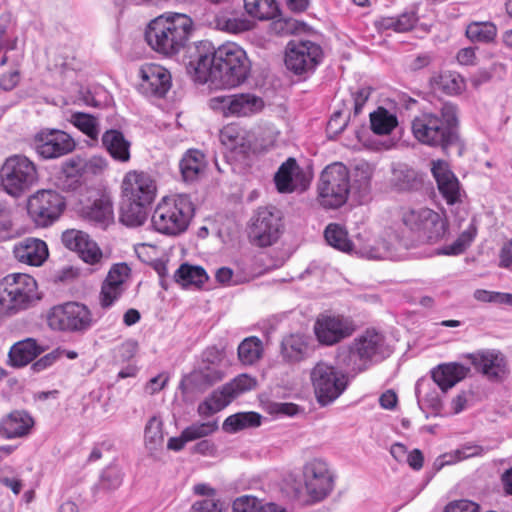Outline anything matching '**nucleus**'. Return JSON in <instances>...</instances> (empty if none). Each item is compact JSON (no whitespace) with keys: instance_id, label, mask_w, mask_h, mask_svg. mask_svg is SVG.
Segmentation results:
<instances>
[{"instance_id":"41","label":"nucleus","mask_w":512,"mask_h":512,"mask_svg":"<svg viewBox=\"0 0 512 512\" xmlns=\"http://www.w3.org/2000/svg\"><path fill=\"white\" fill-rule=\"evenodd\" d=\"M261 419V415L257 412H239L225 419L223 430L235 433L246 428L258 427L261 425Z\"/></svg>"},{"instance_id":"58","label":"nucleus","mask_w":512,"mask_h":512,"mask_svg":"<svg viewBox=\"0 0 512 512\" xmlns=\"http://www.w3.org/2000/svg\"><path fill=\"white\" fill-rule=\"evenodd\" d=\"M70 100L74 104H84L87 106H96V102L91 92L79 84L71 85Z\"/></svg>"},{"instance_id":"3","label":"nucleus","mask_w":512,"mask_h":512,"mask_svg":"<svg viewBox=\"0 0 512 512\" xmlns=\"http://www.w3.org/2000/svg\"><path fill=\"white\" fill-rule=\"evenodd\" d=\"M193 30L192 19L182 13H165L153 19L145 39L155 52L174 56L186 47Z\"/></svg>"},{"instance_id":"17","label":"nucleus","mask_w":512,"mask_h":512,"mask_svg":"<svg viewBox=\"0 0 512 512\" xmlns=\"http://www.w3.org/2000/svg\"><path fill=\"white\" fill-rule=\"evenodd\" d=\"M303 479L308 495L316 501L325 498L334 487L333 473L322 459H312L304 465Z\"/></svg>"},{"instance_id":"57","label":"nucleus","mask_w":512,"mask_h":512,"mask_svg":"<svg viewBox=\"0 0 512 512\" xmlns=\"http://www.w3.org/2000/svg\"><path fill=\"white\" fill-rule=\"evenodd\" d=\"M439 85L448 94H458L464 88V81L460 75L447 72L440 76Z\"/></svg>"},{"instance_id":"61","label":"nucleus","mask_w":512,"mask_h":512,"mask_svg":"<svg viewBox=\"0 0 512 512\" xmlns=\"http://www.w3.org/2000/svg\"><path fill=\"white\" fill-rule=\"evenodd\" d=\"M12 238V220L10 210L0 204V241Z\"/></svg>"},{"instance_id":"15","label":"nucleus","mask_w":512,"mask_h":512,"mask_svg":"<svg viewBox=\"0 0 512 512\" xmlns=\"http://www.w3.org/2000/svg\"><path fill=\"white\" fill-rule=\"evenodd\" d=\"M322 48L310 40L291 41L288 44L285 64L295 74L314 70L322 58Z\"/></svg>"},{"instance_id":"49","label":"nucleus","mask_w":512,"mask_h":512,"mask_svg":"<svg viewBox=\"0 0 512 512\" xmlns=\"http://www.w3.org/2000/svg\"><path fill=\"white\" fill-rule=\"evenodd\" d=\"M371 129L378 135H386L397 126V118L385 108L379 107L370 114Z\"/></svg>"},{"instance_id":"11","label":"nucleus","mask_w":512,"mask_h":512,"mask_svg":"<svg viewBox=\"0 0 512 512\" xmlns=\"http://www.w3.org/2000/svg\"><path fill=\"white\" fill-rule=\"evenodd\" d=\"M402 222L421 241L427 243L441 241L448 231L445 217L427 207L405 210Z\"/></svg>"},{"instance_id":"7","label":"nucleus","mask_w":512,"mask_h":512,"mask_svg":"<svg viewBox=\"0 0 512 512\" xmlns=\"http://www.w3.org/2000/svg\"><path fill=\"white\" fill-rule=\"evenodd\" d=\"M66 208L103 228L114 223L112 200L89 186L66 195Z\"/></svg>"},{"instance_id":"42","label":"nucleus","mask_w":512,"mask_h":512,"mask_svg":"<svg viewBox=\"0 0 512 512\" xmlns=\"http://www.w3.org/2000/svg\"><path fill=\"white\" fill-rule=\"evenodd\" d=\"M238 359L243 365L257 363L263 355V343L256 336L245 338L238 346Z\"/></svg>"},{"instance_id":"35","label":"nucleus","mask_w":512,"mask_h":512,"mask_svg":"<svg viewBox=\"0 0 512 512\" xmlns=\"http://www.w3.org/2000/svg\"><path fill=\"white\" fill-rule=\"evenodd\" d=\"M89 308L79 302H66V330L83 332L92 325Z\"/></svg>"},{"instance_id":"23","label":"nucleus","mask_w":512,"mask_h":512,"mask_svg":"<svg viewBox=\"0 0 512 512\" xmlns=\"http://www.w3.org/2000/svg\"><path fill=\"white\" fill-rule=\"evenodd\" d=\"M474 366L490 380H497L506 373V359L504 355L495 349L479 350L466 356Z\"/></svg>"},{"instance_id":"24","label":"nucleus","mask_w":512,"mask_h":512,"mask_svg":"<svg viewBox=\"0 0 512 512\" xmlns=\"http://www.w3.org/2000/svg\"><path fill=\"white\" fill-rule=\"evenodd\" d=\"M431 172L437 182L438 190L447 204L453 205L459 202L461 200L460 184L449 164L444 160H433Z\"/></svg>"},{"instance_id":"37","label":"nucleus","mask_w":512,"mask_h":512,"mask_svg":"<svg viewBox=\"0 0 512 512\" xmlns=\"http://www.w3.org/2000/svg\"><path fill=\"white\" fill-rule=\"evenodd\" d=\"M301 170L295 159H287L275 174L274 181L280 193H291L297 188V178Z\"/></svg>"},{"instance_id":"59","label":"nucleus","mask_w":512,"mask_h":512,"mask_svg":"<svg viewBox=\"0 0 512 512\" xmlns=\"http://www.w3.org/2000/svg\"><path fill=\"white\" fill-rule=\"evenodd\" d=\"M47 324L54 331L64 330V304L53 306L47 313Z\"/></svg>"},{"instance_id":"29","label":"nucleus","mask_w":512,"mask_h":512,"mask_svg":"<svg viewBox=\"0 0 512 512\" xmlns=\"http://www.w3.org/2000/svg\"><path fill=\"white\" fill-rule=\"evenodd\" d=\"M470 372V368L458 362L439 364L432 369L431 377L439 389L446 393L458 382L462 381Z\"/></svg>"},{"instance_id":"21","label":"nucleus","mask_w":512,"mask_h":512,"mask_svg":"<svg viewBox=\"0 0 512 512\" xmlns=\"http://www.w3.org/2000/svg\"><path fill=\"white\" fill-rule=\"evenodd\" d=\"M156 183L147 173L129 171L122 181V192L127 200L150 205L156 196Z\"/></svg>"},{"instance_id":"25","label":"nucleus","mask_w":512,"mask_h":512,"mask_svg":"<svg viewBox=\"0 0 512 512\" xmlns=\"http://www.w3.org/2000/svg\"><path fill=\"white\" fill-rule=\"evenodd\" d=\"M14 257L30 266H41L48 258L47 244L38 238L28 237L17 242L13 247Z\"/></svg>"},{"instance_id":"1","label":"nucleus","mask_w":512,"mask_h":512,"mask_svg":"<svg viewBox=\"0 0 512 512\" xmlns=\"http://www.w3.org/2000/svg\"><path fill=\"white\" fill-rule=\"evenodd\" d=\"M201 47L206 52L202 53L198 48V56L191 62L200 81L227 89L237 87L247 79L250 62L238 44L227 42L213 51L210 43H203Z\"/></svg>"},{"instance_id":"62","label":"nucleus","mask_w":512,"mask_h":512,"mask_svg":"<svg viewBox=\"0 0 512 512\" xmlns=\"http://www.w3.org/2000/svg\"><path fill=\"white\" fill-rule=\"evenodd\" d=\"M415 23V18L412 14H402L398 18L388 19L386 27L392 28L396 32H405L410 30Z\"/></svg>"},{"instance_id":"16","label":"nucleus","mask_w":512,"mask_h":512,"mask_svg":"<svg viewBox=\"0 0 512 512\" xmlns=\"http://www.w3.org/2000/svg\"><path fill=\"white\" fill-rule=\"evenodd\" d=\"M64 206L63 198L51 190L38 191L28 200L27 211L38 226H48L57 220Z\"/></svg>"},{"instance_id":"27","label":"nucleus","mask_w":512,"mask_h":512,"mask_svg":"<svg viewBox=\"0 0 512 512\" xmlns=\"http://www.w3.org/2000/svg\"><path fill=\"white\" fill-rule=\"evenodd\" d=\"M34 149L44 159L58 158L64 154V131L46 129L36 134Z\"/></svg>"},{"instance_id":"13","label":"nucleus","mask_w":512,"mask_h":512,"mask_svg":"<svg viewBox=\"0 0 512 512\" xmlns=\"http://www.w3.org/2000/svg\"><path fill=\"white\" fill-rule=\"evenodd\" d=\"M256 380L247 374L235 377L221 389L214 391L205 401L199 404L198 413L201 416H210L229 405L236 397L252 390Z\"/></svg>"},{"instance_id":"51","label":"nucleus","mask_w":512,"mask_h":512,"mask_svg":"<svg viewBox=\"0 0 512 512\" xmlns=\"http://www.w3.org/2000/svg\"><path fill=\"white\" fill-rule=\"evenodd\" d=\"M485 453V449L477 444L466 443L451 453L442 455L441 465H452L459 461L479 457Z\"/></svg>"},{"instance_id":"9","label":"nucleus","mask_w":512,"mask_h":512,"mask_svg":"<svg viewBox=\"0 0 512 512\" xmlns=\"http://www.w3.org/2000/svg\"><path fill=\"white\" fill-rule=\"evenodd\" d=\"M309 376L316 400L322 407L338 399L349 383L346 373L322 360L311 368Z\"/></svg>"},{"instance_id":"22","label":"nucleus","mask_w":512,"mask_h":512,"mask_svg":"<svg viewBox=\"0 0 512 512\" xmlns=\"http://www.w3.org/2000/svg\"><path fill=\"white\" fill-rule=\"evenodd\" d=\"M140 89L146 95L162 97L171 87V75L164 67L147 63L140 68Z\"/></svg>"},{"instance_id":"5","label":"nucleus","mask_w":512,"mask_h":512,"mask_svg":"<svg viewBox=\"0 0 512 512\" xmlns=\"http://www.w3.org/2000/svg\"><path fill=\"white\" fill-rule=\"evenodd\" d=\"M39 300L37 282L28 274L12 273L0 281V315H16Z\"/></svg>"},{"instance_id":"50","label":"nucleus","mask_w":512,"mask_h":512,"mask_svg":"<svg viewBox=\"0 0 512 512\" xmlns=\"http://www.w3.org/2000/svg\"><path fill=\"white\" fill-rule=\"evenodd\" d=\"M477 234V228L474 223L463 231L459 237L449 246L437 249L438 255H459L462 254L472 243Z\"/></svg>"},{"instance_id":"54","label":"nucleus","mask_w":512,"mask_h":512,"mask_svg":"<svg viewBox=\"0 0 512 512\" xmlns=\"http://www.w3.org/2000/svg\"><path fill=\"white\" fill-rule=\"evenodd\" d=\"M131 275V268L125 262L115 263L109 269L105 282L124 288Z\"/></svg>"},{"instance_id":"39","label":"nucleus","mask_w":512,"mask_h":512,"mask_svg":"<svg viewBox=\"0 0 512 512\" xmlns=\"http://www.w3.org/2000/svg\"><path fill=\"white\" fill-rule=\"evenodd\" d=\"M390 182L398 191H410L419 187L421 179L414 169L399 164L393 168Z\"/></svg>"},{"instance_id":"32","label":"nucleus","mask_w":512,"mask_h":512,"mask_svg":"<svg viewBox=\"0 0 512 512\" xmlns=\"http://www.w3.org/2000/svg\"><path fill=\"white\" fill-rule=\"evenodd\" d=\"M308 338L300 333L289 334L281 341L280 354L283 361L293 364L308 357Z\"/></svg>"},{"instance_id":"45","label":"nucleus","mask_w":512,"mask_h":512,"mask_svg":"<svg viewBox=\"0 0 512 512\" xmlns=\"http://www.w3.org/2000/svg\"><path fill=\"white\" fill-rule=\"evenodd\" d=\"M466 36L472 42L491 43L497 36V27L493 22H471L466 27Z\"/></svg>"},{"instance_id":"48","label":"nucleus","mask_w":512,"mask_h":512,"mask_svg":"<svg viewBox=\"0 0 512 512\" xmlns=\"http://www.w3.org/2000/svg\"><path fill=\"white\" fill-rule=\"evenodd\" d=\"M415 394L420 406L426 405L433 411H440L442 408V400L436 388L432 387L427 380H419L416 383Z\"/></svg>"},{"instance_id":"44","label":"nucleus","mask_w":512,"mask_h":512,"mask_svg":"<svg viewBox=\"0 0 512 512\" xmlns=\"http://www.w3.org/2000/svg\"><path fill=\"white\" fill-rule=\"evenodd\" d=\"M246 13L258 20L275 18L279 9L275 0H243Z\"/></svg>"},{"instance_id":"43","label":"nucleus","mask_w":512,"mask_h":512,"mask_svg":"<svg viewBox=\"0 0 512 512\" xmlns=\"http://www.w3.org/2000/svg\"><path fill=\"white\" fill-rule=\"evenodd\" d=\"M233 512H286L274 503H264L256 497L245 495L233 503Z\"/></svg>"},{"instance_id":"12","label":"nucleus","mask_w":512,"mask_h":512,"mask_svg":"<svg viewBox=\"0 0 512 512\" xmlns=\"http://www.w3.org/2000/svg\"><path fill=\"white\" fill-rule=\"evenodd\" d=\"M208 106L225 118H240L261 112L264 108V101L252 93H235L214 96L209 99Z\"/></svg>"},{"instance_id":"60","label":"nucleus","mask_w":512,"mask_h":512,"mask_svg":"<svg viewBox=\"0 0 512 512\" xmlns=\"http://www.w3.org/2000/svg\"><path fill=\"white\" fill-rule=\"evenodd\" d=\"M101 485L107 489H116L122 482V474L115 467L106 468L100 479Z\"/></svg>"},{"instance_id":"52","label":"nucleus","mask_w":512,"mask_h":512,"mask_svg":"<svg viewBox=\"0 0 512 512\" xmlns=\"http://www.w3.org/2000/svg\"><path fill=\"white\" fill-rule=\"evenodd\" d=\"M163 424L162 421L153 416L145 427V446L150 452L157 451L163 445Z\"/></svg>"},{"instance_id":"56","label":"nucleus","mask_w":512,"mask_h":512,"mask_svg":"<svg viewBox=\"0 0 512 512\" xmlns=\"http://www.w3.org/2000/svg\"><path fill=\"white\" fill-rule=\"evenodd\" d=\"M125 288H120L105 281L102 282L99 293V302L103 309L112 307L122 296Z\"/></svg>"},{"instance_id":"20","label":"nucleus","mask_w":512,"mask_h":512,"mask_svg":"<svg viewBox=\"0 0 512 512\" xmlns=\"http://www.w3.org/2000/svg\"><path fill=\"white\" fill-rule=\"evenodd\" d=\"M355 325L349 318L343 316L321 315L314 324L317 340L326 346L339 343L352 335Z\"/></svg>"},{"instance_id":"10","label":"nucleus","mask_w":512,"mask_h":512,"mask_svg":"<svg viewBox=\"0 0 512 512\" xmlns=\"http://www.w3.org/2000/svg\"><path fill=\"white\" fill-rule=\"evenodd\" d=\"M317 190L318 201L325 209H337L343 206L350 192L347 167L339 162L328 165L320 174Z\"/></svg>"},{"instance_id":"28","label":"nucleus","mask_w":512,"mask_h":512,"mask_svg":"<svg viewBox=\"0 0 512 512\" xmlns=\"http://www.w3.org/2000/svg\"><path fill=\"white\" fill-rule=\"evenodd\" d=\"M34 420L24 410H14L0 421V435L6 439L21 438L30 433Z\"/></svg>"},{"instance_id":"6","label":"nucleus","mask_w":512,"mask_h":512,"mask_svg":"<svg viewBox=\"0 0 512 512\" xmlns=\"http://www.w3.org/2000/svg\"><path fill=\"white\" fill-rule=\"evenodd\" d=\"M194 206L186 194H175L161 199L151 217L154 229L166 235L184 232L193 217Z\"/></svg>"},{"instance_id":"8","label":"nucleus","mask_w":512,"mask_h":512,"mask_svg":"<svg viewBox=\"0 0 512 512\" xmlns=\"http://www.w3.org/2000/svg\"><path fill=\"white\" fill-rule=\"evenodd\" d=\"M0 180L4 191L19 198L27 194L38 182V171L34 162L23 155L7 158L0 169Z\"/></svg>"},{"instance_id":"18","label":"nucleus","mask_w":512,"mask_h":512,"mask_svg":"<svg viewBox=\"0 0 512 512\" xmlns=\"http://www.w3.org/2000/svg\"><path fill=\"white\" fill-rule=\"evenodd\" d=\"M281 219L269 208H260L251 220L250 240L257 246L267 247L280 237Z\"/></svg>"},{"instance_id":"36","label":"nucleus","mask_w":512,"mask_h":512,"mask_svg":"<svg viewBox=\"0 0 512 512\" xmlns=\"http://www.w3.org/2000/svg\"><path fill=\"white\" fill-rule=\"evenodd\" d=\"M102 144L115 160L127 162L130 159V142L122 132L107 130L102 136Z\"/></svg>"},{"instance_id":"40","label":"nucleus","mask_w":512,"mask_h":512,"mask_svg":"<svg viewBox=\"0 0 512 512\" xmlns=\"http://www.w3.org/2000/svg\"><path fill=\"white\" fill-rule=\"evenodd\" d=\"M145 203H139L132 200H127L121 207L120 221L127 227H139L143 225L147 219V207Z\"/></svg>"},{"instance_id":"4","label":"nucleus","mask_w":512,"mask_h":512,"mask_svg":"<svg viewBox=\"0 0 512 512\" xmlns=\"http://www.w3.org/2000/svg\"><path fill=\"white\" fill-rule=\"evenodd\" d=\"M391 350L384 335L375 330H366L358 335L349 346L338 351V360L355 372L366 370L372 363L389 356Z\"/></svg>"},{"instance_id":"47","label":"nucleus","mask_w":512,"mask_h":512,"mask_svg":"<svg viewBox=\"0 0 512 512\" xmlns=\"http://www.w3.org/2000/svg\"><path fill=\"white\" fill-rule=\"evenodd\" d=\"M173 278L182 286H201L207 280V274L202 267L185 263L175 271Z\"/></svg>"},{"instance_id":"34","label":"nucleus","mask_w":512,"mask_h":512,"mask_svg":"<svg viewBox=\"0 0 512 512\" xmlns=\"http://www.w3.org/2000/svg\"><path fill=\"white\" fill-rule=\"evenodd\" d=\"M205 155L197 149L188 150L180 161V172L185 182L198 180L206 169Z\"/></svg>"},{"instance_id":"63","label":"nucleus","mask_w":512,"mask_h":512,"mask_svg":"<svg viewBox=\"0 0 512 512\" xmlns=\"http://www.w3.org/2000/svg\"><path fill=\"white\" fill-rule=\"evenodd\" d=\"M444 512H480V506L470 500H459L448 504Z\"/></svg>"},{"instance_id":"14","label":"nucleus","mask_w":512,"mask_h":512,"mask_svg":"<svg viewBox=\"0 0 512 512\" xmlns=\"http://www.w3.org/2000/svg\"><path fill=\"white\" fill-rule=\"evenodd\" d=\"M107 168V161L98 156L85 159L72 156L66 159V195L87 186L85 182L92 176L101 174Z\"/></svg>"},{"instance_id":"30","label":"nucleus","mask_w":512,"mask_h":512,"mask_svg":"<svg viewBox=\"0 0 512 512\" xmlns=\"http://www.w3.org/2000/svg\"><path fill=\"white\" fill-rule=\"evenodd\" d=\"M47 346L38 344L34 338L15 343L9 351V362L13 367H24L45 352Z\"/></svg>"},{"instance_id":"19","label":"nucleus","mask_w":512,"mask_h":512,"mask_svg":"<svg viewBox=\"0 0 512 512\" xmlns=\"http://www.w3.org/2000/svg\"><path fill=\"white\" fill-rule=\"evenodd\" d=\"M66 248L74 251L84 263L91 266L90 272L99 270L105 261L103 251L86 232L66 230Z\"/></svg>"},{"instance_id":"64","label":"nucleus","mask_w":512,"mask_h":512,"mask_svg":"<svg viewBox=\"0 0 512 512\" xmlns=\"http://www.w3.org/2000/svg\"><path fill=\"white\" fill-rule=\"evenodd\" d=\"M190 512H221V505L216 499L206 498L194 502Z\"/></svg>"},{"instance_id":"33","label":"nucleus","mask_w":512,"mask_h":512,"mask_svg":"<svg viewBox=\"0 0 512 512\" xmlns=\"http://www.w3.org/2000/svg\"><path fill=\"white\" fill-rule=\"evenodd\" d=\"M220 141L227 149L239 153H246L251 147L249 132L236 123L227 124L221 129Z\"/></svg>"},{"instance_id":"55","label":"nucleus","mask_w":512,"mask_h":512,"mask_svg":"<svg viewBox=\"0 0 512 512\" xmlns=\"http://www.w3.org/2000/svg\"><path fill=\"white\" fill-rule=\"evenodd\" d=\"M217 428V423L214 421L196 422L183 430L184 438L188 439L189 442L194 441L212 434Z\"/></svg>"},{"instance_id":"31","label":"nucleus","mask_w":512,"mask_h":512,"mask_svg":"<svg viewBox=\"0 0 512 512\" xmlns=\"http://www.w3.org/2000/svg\"><path fill=\"white\" fill-rule=\"evenodd\" d=\"M222 360L223 355L217 348L206 349L203 353V366L194 373V378L203 381L208 386L222 380L224 374L218 367Z\"/></svg>"},{"instance_id":"46","label":"nucleus","mask_w":512,"mask_h":512,"mask_svg":"<svg viewBox=\"0 0 512 512\" xmlns=\"http://www.w3.org/2000/svg\"><path fill=\"white\" fill-rule=\"evenodd\" d=\"M324 237L330 246L342 252L352 253L354 240L348 238L347 231L341 225L329 224L325 229Z\"/></svg>"},{"instance_id":"2","label":"nucleus","mask_w":512,"mask_h":512,"mask_svg":"<svg viewBox=\"0 0 512 512\" xmlns=\"http://www.w3.org/2000/svg\"><path fill=\"white\" fill-rule=\"evenodd\" d=\"M457 123V107L453 103L445 102L437 111L423 112L416 116L411 129L413 136L421 144L447 151L459 140Z\"/></svg>"},{"instance_id":"53","label":"nucleus","mask_w":512,"mask_h":512,"mask_svg":"<svg viewBox=\"0 0 512 512\" xmlns=\"http://www.w3.org/2000/svg\"><path fill=\"white\" fill-rule=\"evenodd\" d=\"M70 122L89 138L93 140L97 139L100 129L98 119L94 116L87 113L75 112L71 115Z\"/></svg>"},{"instance_id":"38","label":"nucleus","mask_w":512,"mask_h":512,"mask_svg":"<svg viewBox=\"0 0 512 512\" xmlns=\"http://www.w3.org/2000/svg\"><path fill=\"white\" fill-rule=\"evenodd\" d=\"M215 28L230 34H239L249 31L254 23L244 15H237L231 12L222 11L214 18Z\"/></svg>"},{"instance_id":"26","label":"nucleus","mask_w":512,"mask_h":512,"mask_svg":"<svg viewBox=\"0 0 512 512\" xmlns=\"http://www.w3.org/2000/svg\"><path fill=\"white\" fill-rule=\"evenodd\" d=\"M352 253L369 260L392 259L395 256L386 240L374 239L363 234H358L354 239Z\"/></svg>"}]
</instances>
